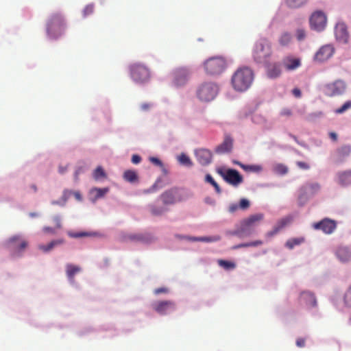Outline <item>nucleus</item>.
I'll list each match as a JSON object with an SVG mask.
<instances>
[{"mask_svg":"<svg viewBox=\"0 0 351 351\" xmlns=\"http://www.w3.org/2000/svg\"><path fill=\"white\" fill-rule=\"evenodd\" d=\"M66 29L64 16L60 12L52 13L47 21V33L51 38H57Z\"/></svg>","mask_w":351,"mask_h":351,"instance_id":"1","label":"nucleus"},{"mask_svg":"<svg viewBox=\"0 0 351 351\" xmlns=\"http://www.w3.org/2000/svg\"><path fill=\"white\" fill-rule=\"evenodd\" d=\"M253 73L251 69L244 67L239 69L232 75V84L237 91H245L252 84Z\"/></svg>","mask_w":351,"mask_h":351,"instance_id":"2","label":"nucleus"},{"mask_svg":"<svg viewBox=\"0 0 351 351\" xmlns=\"http://www.w3.org/2000/svg\"><path fill=\"white\" fill-rule=\"evenodd\" d=\"M271 43L266 38H261L254 45L252 56L257 63L265 64L272 55Z\"/></svg>","mask_w":351,"mask_h":351,"instance_id":"3","label":"nucleus"},{"mask_svg":"<svg viewBox=\"0 0 351 351\" xmlns=\"http://www.w3.org/2000/svg\"><path fill=\"white\" fill-rule=\"evenodd\" d=\"M12 256H21L28 247V241L21 234L10 237L5 243Z\"/></svg>","mask_w":351,"mask_h":351,"instance_id":"4","label":"nucleus"},{"mask_svg":"<svg viewBox=\"0 0 351 351\" xmlns=\"http://www.w3.org/2000/svg\"><path fill=\"white\" fill-rule=\"evenodd\" d=\"M227 66L226 59L222 56H214L204 62L206 73L210 75H217L223 73Z\"/></svg>","mask_w":351,"mask_h":351,"instance_id":"5","label":"nucleus"},{"mask_svg":"<svg viewBox=\"0 0 351 351\" xmlns=\"http://www.w3.org/2000/svg\"><path fill=\"white\" fill-rule=\"evenodd\" d=\"M264 215L261 213L250 215L249 217L243 220L241 228L237 232V234L241 237L250 235L253 232V228L257 223L262 221Z\"/></svg>","mask_w":351,"mask_h":351,"instance_id":"6","label":"nucleus"},{"mask_svg":"<svg viewBox=\"0 0 351 351\" xmlns=\"http://www.w3.org/2000/svg\"><path fill=\"white\" fill-rule=\"evenodd\" d=\"M218 92L217 86L212 82H206L200 85L197 90L198 98L203 101L213 99Z\"/></svg>","mask_w":351,"mask_h":351,"instance_id":"7","label":"nucleus"},{"mask_svg":"<svg viewBox=\"0 0 351 351\" xmlns=\"http://www.w3.org/2000/svg\"><path fill=\"white\" fill-rule=\"evenodd\" d=\"M130 71L131 77L137 83H144L150 77L149 69L143 64H133L130 66Z\"/></svg>","mask_w":351,"mask_h":351,"instance_id":"8","label":"nucleus"},{"mask_svg":"<svg viewBox=\"0 0 351 351\" xmlns=\"http://www.w3.org/2000/svg\"><path fill=\"white\" fill-rule=\"evenodd\" d=\"M346 84L341 80L328 83L322 87L324 94L330 97L339 96L346 91Z\"/></svg>","mask_w":351,"mask_h":351,"instance_id":"9","label":"nucleus"},{"mask_svg":"<svg viewBox=\"0 0 351 351\" xmlns=\"http://www.w3.org/2000/svg\"><path fill=\"white\" fill-rule=\"evenodd\" d=\"M217 173L223 178L228 184L232 186H238L243 182V178L239 171L236 169H228L226 171L218 169Z\"/></svg>","mask_w":351,"mask_h":351,"instance_id":"10","label":"nucleus"},{"mask_svg":"<svg viewBox=\"0 0 351 351\" xmlns=\"http://www.w3.org/2000/svg\"><path fill=\"white\" fill-rule=\"evenodd\" d=\"M153 310L161 315H167L176 309V303L171 300H161L152 304Z\"/></svg>","mask_w":351,"mask_h":351,"instance_id":"11","label":"nucleus"},{"mask_svg":"<svg viewBox=\"0 0 351 351\" xmlns=\"http://www.w3.org/2000/svg\"><path fill=\"white\" fill-rule=\"evenodd\" d=\"M327 22L326 14L322 11H315L310 18V24L312 28L317 31L323 30Z\"/></svg>","mask_w":351,"mask_h":351,"instance_id":"12","label":"nucleus"},{"mask_svg":"<svg viewBox=\"0 0 351 351\" xmlns=\"http://www.w3.org/2000/svg\"><path fill=\"white\" fill-rule=\"evenodd\" d=\"M312 226L315 230H320L325 234H331L336 229L337 223L334 220L325 218L319 222L313 223Z\"/></svg>","mask_w":351,"mask_h":351,"instance_id":"13","label":"nucleus"},{"mask_svg":"<svg viewBox=\"0 0 351 351\" xmlns=\"http://www.w3.org/2000/svg\"><path fill=\"white\" fill-rule=\"evenodd\" d=\"M335 52V48L331 45L322 46L315 53L314 60L318 62H322L330 58Z\"/></svg>","mask_w":351,"mask_h":351,"instance_id":"14","label":"nucleus"},{"mask_svg":"<svg viewBox=\"0 0 351 351\" xmlns=\"http://www.w3.org/2000/svg\"><path fill=\"white\" fill-rule=\"evenodd\" d=\"M189 76V71L186 68L176 69L173 73V84L176 86H180L187 82Z\"/></svg>","mask_w":351,"mask_h":351,"instance_id":"15","label":"nucleus"},{"mask_svg":"<svg viewBox=\"0 0 351 351\" xmlns=\"http://www.w3.org/2000/svg\"><path fill=\"white\" fill-rule=\"evenodd\" d=\"M282 65L287 71H294L301 66V60L299 58L289 55L283 58Z\"/></svg>","mask_w":351,"mask_h":351,"instance_id":"16","label":"nucleus"},{"mask_svg":"<svg viewBox=\"0 0 351 351\" xmlns=\"http://www.w3.org/2000/svg\"><path fill=\"white\" fill-rule=\"evenodd\" d=\"M335 34L337 40L342 43H347L349 40V34L347 26L343 23H338L335 26Z\"/></svg>","mask_w":351,"mask_h":351,"instance_id":"17","label":"nucleus"},{"mask_svg":"<svg viewBox=\"0 0 351 351\" xmlns=\"http://www.w3.org/2000/svg\"><path fill=\"white\" fill-rule=\"evenodd\" d=\"M266 74L269 78L275 79L280 76L282 66L280 62L265 63Z\"/></svg>","mask_w":351,"mask_h":351,"instance_id":"18","label":"nucleus"},{"mask_svg":"<svg viewBox=\"0 0 351 351\" xmlns=\"http://www.w3.org/2000/svg\"><path fill=\"white\" fill-rule=\"evenodd\" d=\"M197 161L202 165H208L212 160V153L206 149H199L195 151Z\"/></svg>","mask_w":351,"mask_h":351,"instance_id":"19","label":"nucleus"},{"mask_svg":"<svg viewBox=\"0 0 351 351\" xmlns=\"http://www.w3.org/2000/svg\"><path fill=\"white\" fill-rule=\"evenodd\" d=\"M233 145L232 138L226 135L221 144L218 145L215 149V152L219 154H223L231 152Z\"/></svg>","mask_w":351,"mask_h":351,"instance_id":"20","label":"nucleus"},{"mask_svg":"<svg viewBox=\"0 0 351 351\" xmlns=\"http://www.w3.org/2000/svg\"><path fill=\"white\" fill-rule=\"evenodd\" d=\"M337 179V183L342 186L351 184V169L338 172Z\"/></svg>","mask_w":351,"mask_h":351,"instance_id":"21","label":"nucleus"},{"mask_svg":"<svg viewBox=\"0 0 351 351\" xmlns=\"http://www.w3.org/2000/svg\"><path fill=\"white\" fill-rule=\"evenodd\" d=\"M176 193L177 190L175 189H171L163 193L160 196L163 204L166 205L174 204L176 202Z\"/></svg>","mask_w":351,"mask_h":351,"instance_id":"22","label":"nucleus"},{"mask_svg":"<svg viewBox=\"0 0 351 351\" xmlns=\"http://www.w3.org/2000/svg\"><path fill=\"white\" fill-rule=\"evenodd\" d=\"M351 154V145H345L336 151L337 162H341L343 161L345 158L348 157Z\"/></svg>","mask_w":351,"mask_h":351,"instance_id":"23","label":"nucleus"},{"mask_svg":"<svg viewBox=\"0 0 351 351\" xmlns=\"http://www.w3.org/2000/svg\"><path fill=\"white\" fill-rule=\"evenodd\" d=\"M340 261L346 263L351 260V251L346 247H339L336 252Z\"/></svg>","mask_w":351,"mask_h":351,"instance_id":"24","label":"nucleus"},{"mask_svg":"<svg viewBox=\"0 0 351 351\" xmlns=\"http://www.w3.org/2000/svg\"><path fill=\"white\" fill-rule=\"evenodd\" d=\"M80 271L81 268L77 265L67 264L66 266V276L71 282H73L75 275Z\"/></svg>","mask_w":351,"mask_h":351,"instance_id":"25","label":"nucleus"},{"mask_svg":"<svg viewBox=\"0 0 351 351\" xmlns=\"http://www.w3.org/2000/svg\"><path fill=\"white\" fill-rule=\"evenodd\" d=\"M301 298L304 300L307 304L311 306H315L317 305V301L314 294L309 291H303L301 293Z\"/></svg>","mask_w":351,"mask_h":351,"instance_id":"26","label":"nucleus"},{"mask_svg":"<svg viewBox=\"0 0 351 351\" xmlns=\"http://www.w3.org/2000/svg\"><path fill=\"white\" fill-rule=\"evenodd\" d=\"M109 191L108 188H93L90 193L93 196L94 200L103 197Z\"/></svg>","mask_w":351,"mask_h":351,"instance_id":"27","label":"nucleus"},{"mask_svg":"<svg viewBox=\"0 0 351 351\" xmlns=\"http://www.w3.org/2000/svg\"><path fill=\"white\" fill-rule=\"evenodd\" d=\"M188 239L192 241H202V242H216L221 239L220 236L215 235L212 237H189Z\"/></svg>","mask_w":351,"mask_h":351,"instance_id":"28","label":"nucleus"},{"mask_svg":"<svg viewBox=\"0 0 351 351\" xmlns=\"http://www.w3.org/2000/svg\"><path fill=\"white\" fill-rule=\"evenodd\" d=\"M63 243H64L63 239L53 240L46 245H39L38 248L40 250L45 252H47L51 250L55 246H56L58 245L62 244Z\"/></svg>","mask_w":351,"mask_h":351,"instance_id":"29","label":"nucleus"},{"mask_svg":"<svg viewBox=\"0 0 351 351\" xmlns=\"http://www.w3.org/2000/svg\"><path fill=\"white\" fill-rule=\"evenodd\" d=\"M235 164L240 166L243 170L245 171L250 172H260L262 171L263 168L261 165H247L241 163L240 162H234Z\"/></svg>","mask_w":351,"mask_h":351,"instance_id":"30","label":"nucleus"},{"mask_svg":"<svg viewBox=\"0 0 351 351\" xmlns=\"http://www.w3.org/2000/svg\"><path fill=\"white\" fill-rule=\"evenodd\" d=\"M304 241H305V239L303 237H297V238H291V239L287 240V241L285 243V246L287 248L291 250L295 246L299 245L302 244V243H304Z\"/></svg>","mask_w":351,"mask_h":351,"instance_id":"31","label":"nucleus"},{"mask_svg":"<svg viewBox=\"0 0 351 351\" xmlns=\"http://www.w3.org/2000/svg\"><path fill=\"white\" fill-rule=\"evenodd\" d=\"M123 178L130 182H134L138 180V176L134 171L127 170L123 173Z\"/></svg>","mask_w":351,"mask_h":351,"instance_id":"32","label":"nucleus"},{"mask_svg":"<svg viewBox=\"0 0 351 351\" xmlns=\"http://www.w3.org/2000/svg\"><path fill=\"white\" fill-rule=\"evenodd\" d=\"M291 35L288 32L282 33L279 37L278 42L281 46H287L291 41Z\"/></svg>","mask_w":351,"mask_h":351,"instance_id":"33","label":"nucleus"},{"mask_svg":"<svg viewBox=\"0 0 351 351\" xmlns=\"http://www.w3.org/2000/svg\"><path fill=\"white\" fill-rule=\"evenodd\" d=\"M217 263L220 267L226 270L233 269L236 267V264L232 261L219 259Z\"/></svg>","mask_w":351,"mask_h":351,"instance_id":"34","label":"nucleus"},{"mask_svg":"<svg viewBox=\"0 0 351 351\" xmlns=\"http://www.w3.org/2000/svg\"><path fill=\"white\" fill-rule=\"evenodd\" d=\"M308 0H286L287 5L291 8H298L304 5Z\"/></svg>","mask_w":351,"mask_h":351,"instance_id":"35","label":"nucleus"},{"mask_svg":"<svg viewBox=\"0 0 351 351\" xmlns=\"http://www.w3.org/2000/svg\"><path fill=\"white\" fill-rule=\"evenodd\" d=\"M177 158L178 162L182 165L191 167L193 165L190 158L184 153H182L180 155H179Z\"/></svg>","mask_w":351,"mask_h":351,"instance_id":"36","label":"nucleus"},{"mask_svg":"<svg viewBox=\"0 0 351 351\" xmlns=\"http://www.w3.org/2000/svg\"><path fill=\"white\" fill-rule=\"evenodd\" d=\"M292 221V217L290 216L285 217L284 218H282L280 219L277 223L275 225V226L279 230H281L282 228H284L286 226L289 224Z\"/></svg>","mask_w":351,"mask_h":351,"instance_id":"37","label":"nucleus"},{"mask_svg":"<svg viewBox=\"0 0 351 351\" xmlns=\"http://www.w3.org/2000/svg\"><path fill=\"white\" fill-rule=\"evenodd\" d=\"M205 180L214 186V188L217 193H219V194L221 193V188L219 187V184L215 181L213 178L210 174H207L206 176Z\"/></svg>","mask_w":351,"mask_h":351,"instance_id":"38","label":"nucleus"},{"mask_svg":"<svg viewBox=\"0 0 351 351\" xmlns=\"http://www.w3.org/2000/svg\"><path fill=\"white\" fill-rule=\"evenodd\" d=\"M68 235L71 238H80L84 237H89L91 236L92 234L86 232H68Z\"/></svg>","mask_w":351,"mask_h":351,"instance_id":"39","label":"nucleus"},{"mask_svg":"<svg viewBox=\"0 0 351 351\" xmlns=\"http://www.w3.org/2000/svg\"><path fill=\"white\" fill-rule=\"evenodd\" d=\"M350 108H351V101H347L343 104L341 107L337 108L335 110V112L336 114H342Z\"/></svg>","mask_w":351,"mask_h":351,"instance_id":"40","label":"nucleus"},{"mask_svg":"<svg viewBox=\"0 0 351 351\" xmlns=\"http://www.w3.org/2000/svg\"><path fill=\"white\" fill-rule=\"evenodd\" d=\"M93 177L95 180H99V178H105L106 173L101 167H97L94 171Z\"/></svg>","mask_w":351,"mask_h":351,"instance_id":"41","label":"nucleus"},{"mask_svg":"<svg viewBox=\"0 0 351 351\" xmlns=\"http://www.w3.org/2000/svg\"><path fill=\"white\" fill-rule=\"evenodd\" d=\"M274 171L277 173L285 175L288 172V168L282 164H278L274 167Z\"/></svg>","mask_w":351,"mask_h":351,"instance_id":"42","label":"nucleus"},{"mask_svg":"<svg viewBox=\"0 0 351 351\" xmlns=\"http://www.w3.org/2000/svg\"><path fill=\"white\" fill-rule=\"evenodd\" d=\"M150 210L154 215H160L164 213L165 209L162 208H156L155 206H151Z\"/></svg>","mask_w":351,"mask_h":351,"instance_id":"43","label":"nucleus"},{"mask_svg":"<svg viewBox=\"0 0 351 351\" xmlns=\"http://www.w3.org/2000/svg\"><path fill=\"white\" fill-rule=\"evenodd\" d=\"M308 187L312 194L317 193L320 189V185L317 182L309 184Z\"/></svg>","mask_w":351,"mask_h":351,"instance_id":"44","label":"nucleus"},{"mask_svg":"<svg viewBox=\"0 0 351 351\" xmlns=\"http://www.w3.org/2000/svg\"><path fill=\"white\" fill-rule=\"evenodd\" d=\"M239 208L241 210H246L250 207V202L248 199L243 198L240 200L239 204Z\"/></svg>","mask_w":351,"mask_h":351,"instance_id":"45","label":"nucleus"},{"mask_svg":"<svg viewBox=\"0 0 351 351\" xmlns=\"http://www.w3.org/2000/svg\"><path fill=\"white\" fill-rule=\"evenodd\" d=\"M344 300L347 306H351V286L346 293Z\"/></svg>","mask_w":351,"mask_h":351,"instance_id":"46","label":"nucleus"},{"mask_svg":"<svg viewBox=\"0 0 351 351\" xmlns=\"http://www.w3.org/2000/svg\"><path fill=\"white\" fill-rule=\"evenodd\" d=\"M94 5L93 4H89L85 7L84 9V15L87 16L93 12Z\"/></svg>","mask_w":351,"mask_h":351,"instance_id":"47","label":"nucleus"},{"mask_svg":"<svg viewBox=\"0 0 351 351\" xmlns=\"http://www.w3.org/2000/svg\"><path fill=\"white\" fill-rule=\"evenodd\" d=\"M149 160L155 165L156 166H158V167H162V161L158 159V158H156V157H151L149 158Z\"/></svg>","mask_w":351,"mask_h":351,"instance_id":"48","label":"nucleus"},{"mask_svg":"<svg viewBox=\"0 0 351 351\" xmlns=\"http://www.w3.org/2000/svg\"><path fill=\"white\" fill-rule=\"evenodd\" d=\"M297 166L302 169H308L310 166L305 162L298 161L296 162Z\"/></svg>","mask_w":351,"mask_h":351,"instance_id":"49","label":"nucleus"},{"mask_svg":"<svg viewBox=\"0 0 351 351\" xmlns=\"http://www.w3.org/2000/svg\"><path fill=\"white\" fill-rule=\"evenodd\" d=\"M280 230L274 226V227L273 228L272 230L267 232L266 234V237H274V235H276Z\"/></svg>","mask_w":351,"mask_h":351,"instance_id":"50","label":"nucleus"},{"mask_svg":"<svg viewBox=\"0 0 351 351\" xmlns=\"http://www.w3.org/2000/svg\"><path fill=\"white\" fill-rule=\"evenodd\" d=\"M154 292L156 295L160 294V293H167L169 292V289L165 287H160V288L156 289Z\"/></svg>","mask_w":351,"mask_h":351,"instance_id":"51","label":"nucleus"},{"mask_svg":"<svg viewBox=\"0 0 351 351\" xmlns=\"http://www.w3.org/2000/svg\"><path fill=\"white\" fill-rule=\"evenodd\" d=\"M297 37L299 40H302L305 37V32L303 29H298L297 31Z\"/></svg>","mask_w":351,"mask_h":351,"instance_id":"52","label":"nucleus"},{"mask_svg":"<svg viewBox=\"0 0 351 351\" xmlns=\"http://www.w3.org/2000/svg\"><path fill=\"white\" fill-rule=\"evenodd\" d=\"M130 239L132 241H143V237L141 234H132L130 236Z\"/></svg>","mask_w":351,"mask_h":351,"instance_id":"53","label":"nucleus"},{"mask_svg":"<svg viewBox=\"0 0 351 351\" xmlns=\"http://www.w3.org/2000/svg\"><path fill=\"white\" fill-rule=\"evenodd\" d=\"M296 345L299 348H303L305 346V339L304 338H298L296 340Z\"/></svg>","mask_w":351,"mask_h":351,"instance_id":"54","label":"nucleus"},{"mask_svg":"<svg viewBox=\"0 0 351 351\" xmlns=\"http://www.w3.org/2000/svg\"><path fill=\"white\" fill-rule=\"evenodd\" d=\"M249 247H256L263 244V241L261 240H257L252 242H248Z\"/></svg>","mask_w":351,"mask_h":351,"instance_id":"55","label":"nucleus"},{"mask_svg":"<svg viewBox=\"0 0 351 351\" xmlns=\"http://www.w3.org/2000/svg\"><path fill=\"white\" fill-rule=\"evenodd\" d=\"M292 93L297 98H300L302 95L300 90L298 88H293L292 90Z\"/></svg>","mask_w":351,"mask_h":351,"instance_id":"56","label":"nucleus"},{"mask_svg":"<svg viewBox=\"0 0 351 351\" xmlns=\"http://www.w3.org/2000/svg\"><path fill=\"white\" fill-rule=\"evenodd\" d=\"M152 106V105L151 104L144 103V104H141V108L143 111H147V110H149Z\"/></svg>","mask_w":351,"mask_h":351,"instance_id":"57","label":"nucleus"},{"mask_svg":"<svg viewBox=\"0 0 351 351\" xmlns=\"http://www.w3.org/2000/svg\"><path fill=\"white\" fill-rule=\"evenodd\" d=\"M238 208H239V205H238V204H232L230 205L229 208H228V210H229V212H230V213H234V212H235L236 210H238Z\"/></svg>","mask_w":351,"mask_h":351,"instance_id":"58","label":"nucleus"},{"mask_svg":"<svg viewBox=\"0 0 351 351\" xmlns=\"http://www.w3.org/2000/svg\"><path fill=\"white\" fill-rule=\"evenodd\" d=\"M141 158L138 155H133L132 157V162L134 164H138L141 162Z\"/></svg>","mask_w":351,"mask_h":351,"instance_id":"59","label":"nucleus"},{"mask_svg":"<svg viewBox=\"0 0 351 351\" xmlns=\"http://www.w3.org/2000/svg\"><path fill=\"white\" fill-rule=\"evenodd\" d=\"M281 115L282 116H291L292 114V112H291V110L290 109H283L282 111H281Z\"/></svg>","mask_w":351,"mask_h":351,"instance_id":"60","label":"nucleus"},{"mask_svg":"<svg viewBox=\"0 0 351 351\" xmlns=\"http://www.w3.org/2000/svg\"><path fill=\"white\" fill-rule=\"evenodd\" d=\"M43 231L46 233H51V234H54L55 233V230L53 228H51V227H45L43 228Z\"/></svg>","mask_w":351,"mask_h":351,"instance_id":"61","label":"nucleus"},{"mask_svg":"<svg viewBox=\"0 0 351 351\" xmlns=\"http://www.w3.org/2000/svg\"><path fill=\"white\" fill-rule=\"evenodd\" d=\"M249 247V245L247 243H241V244H239L238 245H236V246H234L232 248L233 249H238V248H241V247Z\"/></svg>","mask_w":351,"mask_h":351,"instance_id":"62","label":"nucleus"},{"mask_svg":"<svg viewBox=\"0 0 351 351\" xmlns=\"http://www.w3.org/2000/svg\"><path fill=\"white\" fill-rule=\"evenodd\" d=\"M329 136L331 139H332L334 141H336L337 140V135L335 132H330Z\"/></svg>","mask_w":351,"mask_h":351,"instance_id":"63","label":"nucleus"},{"mask_svg":"<svg viewBox=\"0 0 351 351\" xmlns=\"http://www.w3.org/2000/svg\"><path fill=\"white\" fill-rule=\"evenodd\" d=\"M66 171V167H59V173H64L65 171Z\"/></svg>","mask_w":351,"mask_h":351,"instance_id":"64","label":"nucleus"}]
</instances>
